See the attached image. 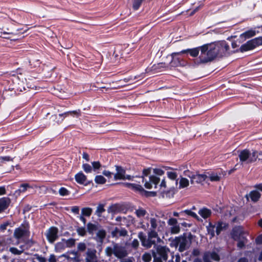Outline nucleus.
I'll list each match as a JSON object with an SVG mask.
<instances>
[{"label":"nucleus","mask_w":262,"mask_h":262,"mask_svg":"<svg viewBox=\"0 0 262 262\" xmlns=\"http://www.w3.org/2000/svg\"><path fill=\"white\" fill-rule=\"evenodd\" d=\"M146 219L148 222L145 223L143 221H141L139 224L141 229L144 230H148L147 235L143 232H139L138 237L141 242L142 246L145 249H150L152 246L155 249V247L158 246V244L162 242L158 232L162 231L165 222L155 217H146Z\"/></svg>","instance_id":"nucleus-1"},{"label":"nucleus","mask_w":262,"mask_h":262,"mask_svg":"<svg viewBox=\"0 0 262 262\" xmlns=\"http://www.w3.org/2000/svg\"><path fill=\"white\" fill-rule=\"evenodd\" d=\"M230 47L224 40L205 44L201 46V54L194 63H205L228 55Z\"/></svg>","instance_id":"nucleus-2"},{"label":"nucleus","mask_w":262,"mask_h":262,"mask_svg":"<svg viewBox=\"0 0 262 262\" xmlns=\"http://www.w3.org/2000/svg\"><path fill=\"white\" fill-rule=\"evenodd\" d=\"M105 253L108 257L114 255L118 259L125 258L128 254L126 247L116 243H113L111 246L107 247Z\"/></svg>","instance_id":"nucleus-3"},{"label":"nucleus","mask_w":262,"mask_h":262,"mask_svg":"<svg viewBox=\"0 0 262 262\" xmlns=\"http://www.w3.org/2000/svg\"><path fill=\"white\" fill-rule=\"evenodd\" d=\"M191 244V234L187 236L186 234L176 237L171 242V246L177 248L179 247V251L182 252L188 249Z\"/></svg>","instance_id":"nucleus-4"},{"label":"nucleus","mask_w":262,"mask_h":262,"mask_svg":"<svg viewBox=\"0 0 262 262\" xmlns=\"http://www.w3.org/2000/svg\"><path fill=\"white\" fill-rule=\"evenodd\" d=\"M170 251L169 248L166 246L158 245L155 247V249L151 250L154 258L153 262L167 261Z\"/></svg>","instance_id":"nucleus-5"},{"label":"nucleus","mask_w":262,"mask_h":262,"mask_svg":"<svg viewBox=\"0 0 262 262\" xmlns=\"http://www.w3.org/2000/svg\"><path fill=\"white\" fill-rule=\"evenodd\" d=\"M238 157L241 164L251 163L258 158L257 152L254 150L251 152L248 149H244L239 151Z\"/></svg>","instance_id":"nucleus-6"},{"label":"nucleus","mask_w":262,"mask_h":262,"mask_svg":"<svg viewBox=\"0 0 262 262\" xmlns=\"http://www.w3.org/2000/svg\"><path fill=\"white\" fill-rule=\"evenodd\" d=\"M260 45H262V37H256L248 41L246 43L242 45L240 48V51L242 52L247 51Z\"/></svg>","instance_id":"nucleus-7"},{"label":"nucleus","mask_w":262,"mask_h":262,"mask_svg":"<svg viewBox=\"0 0 262 262\" xmlns=\"http://www.w3.org/2000/svg\"><path fill=\"white\" fill-rule=\"evenodd\" d=\"M30 235L28 225H23L16 228L14 232V236L17 239L22 237H28Z\"/></svg>","instance_id":"nucleus-8"},{"label":"nucleus","mask_w":262,"mask_h":262,"mask_svg":"<svg viewBox=\"0 0 262 262\" xmlns=\"http://www.w3.org/2000/svg\"><path fill=\"white\" fill-rule=\"evenodd\" d=\"M183 54L181 51L179 52H174L172 53L171 54V56L172 58L170 63L173 67H178V66H185L187 64V62L183 59H181L178 57V55H181Z\"/></svg>","instance_id":"nucleus-9"},{"label":"nucleus","mask_w":262,"mask_h":262,"mask_svg":"<svg viewBox=\"0 0 262 262\" xmlns=\"http://www.w3.org/2000/svg\"><path fill=\"white\" fill-rule=\"evenodd\" d=\"M58 229L55 227L49 228L46 233V237L51 243H54L58 238Z\"/></svg>","instance_id":"nucleus-10"},{"label":"nucleus","mask_w":262,"mask_h":262,"mask_svg":"<svg viewBox=\"0 0 262 262\" xmlns=\"http://www.w3.org/2000/svg\"><path fill=\"white\" fill-rule=\"evenodd\" d=\"M116 169L117 172L114 174L115 180H131L132 177L130 175H126L125 170L122 167L116 166Z\"/></svg>","instance_id":"nucleus-11"},{"label":"nucleus","mask_w":262,"mask_h":262,"mask_svg":"<svg viewBox=\"0 0 262 262\" xmlns=\"http://www.w3.org/2000/svg\"><path fill=\"white\" fill-rule=\"evenodd\" d=\"M168 225L170 226V231L172 234H178L180 231V227L177 219L170 218L167 222Z\"/></svg>","instance_id":"nucleus-12"},{"label":"nucleus","mask_w":262,"mask_h":262,"mask_svg":"<svg viewBox=\"0 0 262 262\" xmlns=\"http://www.w3.org/2000/svg\"><path fill=\"white\" fill-rule=\"evenodd\" d=\"M113 237L118 238L121 237H125L128 235V231L124 228H115L111 232Z\"/></svg>","instance_id":"nucleus-13"},{"label":"nucleus","mask_w":262,"mask_h":262,"mask_svg":"<svg viewBox=\"0 0 262 262\" xmlns=\"http://www.w3.org/2000/svg\"><path fill=\"white\" fill-rule=\"evenodd\" d=\"M160 182V179L155 176H150L149 178V181H145L144 186L147 189H151L152 188L153 185L155 188H157V185Z\"/></svg>","instance_id":"nucleus-14"},{"label":"nucleus","mask_w":262,"mask_h":262,"mask_svg":"<svg viewBox=\"0 0 262 262\" xmlns=\"http://www.w3.org/2000/svg\"><path fill=\"white\" fill-rule=\"evenodd\" d=\"M214 261H219L220 259L219 255L215 252H207L204 253L203 256L204 262H211V260Z\"/></svg>","instance_id":"nucleus-15"},{"label":"nucleus","mask_w":262,"mask_h":262,"mask_svg":"<svg viewBox=\"0 0 262 262\" xmlns=\"http://www.w3.org/2000/svg\"><path fill=\"white\" fill-rule=\"evenodd\" d=\"M232 237L234 240H239L243 236V230L241 226H236L233 228L231 232Z\"/></svg>","instance_id":"nucleus-16"},{"label":"nucleus","mask_w":262,"mask_h":262,"mask_svg":"<svg viewBox=\"0 0 262 262\" xmlns=\"http://www.w3.org/2000/svg\"><path fill=\"white\" fill-rule=\"evenodd\" d=\"M98 261L95 249H88L86 253L85 262H95Z\"/></svg>","instance_id":"nucleus-17"},{"label":"nucleus","mask_w":262,"mask_h":262,"mask_svg":"<svg viewBox=\"0 0 262 262\" xmlns=\"http://www.w3.org/2000/svg\"><path fill=\"white\" fill-rule=\"evenodd\" d=\"M207 178H208V176L206 174L196 173L194 174L190 182L191 184H194V183H201L205 181Z\"/></svg>","instance_id":"nucleus-18"},{"label":"nucleus","mask_w":262,"mask_h":262,"mask_svg":"<svg viewBox=\"0 0 262 262\" xmlns=\"http://www.w3.org/2000/svg\"><path fill=\"white\" fill-rule=\"evenodd\" d=\"M80 114V111L79 110H78L77 111L67 112L64 113L59 114V118L57 121V122L58 123L61 122L63 120V119L64 117H66L69 115H76L77 116H78Z\"/></svg>","instance_id":"nucleus-19"},{"label":"nucleus","mask_w":262,"mask_h":262,"mask_svg":"<svg viewBox=\"0 0 262 262\" xmlns=\"http://www.w3.org/2000/svg\"><path fill=\"white\" fill-rule=\"evenodd\" d=\"M24 246H20L19 247V249L16 248V247H10L9 248V251L13 254L15 255H19V256H21L22 255H25V253H27V252H24Z\"/></svg>","instance_id":"nucleus-20"},{"label":"nucleus","mask_w":262,"mask_h":262,"mask_svg":"<svg viewBox=\"0 0 262 262\" xmlns=\"http://www.w3.org/2000/svg\"><path fill=\"white\" fill-rule=\"evenodd\" d=\"M215 225L216 227L215 232L217 235H219L221 231L226 230L228 227L227 223L222 221H219Z\"/></svg>","instance_id":"nucleus-21"},{"label":"nucleus","mask_w":262,"mask_h":262,"mask_svg":"<svg viewBox=\"0 0 262 262\" xmlns=\"http://www.w3.org/2000/svg\"><path fill=\"white\" fill-rule=\"evenodd\" d=\"M106 231L104 229H99L96 233L95 239L97 242L102 244L106 236Z\"/></svg>","instance_id":"nucleus-22"},{"label":"nucleus","mask_w":262,"mask_h":262,"mask_svg":"<svg viewBox=\"0 0 262 262\" xmlns=\"http://www.w3.org/2000/svg\"><path fill=\"white\" fill-rule=\"evenodd\" d=\"M125 186L127 187L128 188L133 190L135 191H138L140 193H142L145 192L143 188L139 184H135V183H126L125 184Z\"/></svg>","instance_id":"nucleus-23"},{"label":"nucleus","mask_w":262,"mask_h":262,"mask_svg":"<svg viewBox=\"0 0 262 262\" xmlns=\"http://www.w3.org/2000/svg\"><path fill=\"white\" fill-rule=\"evenodd\" d=\"M201 51V47L192 49H188L181 51L182 53H189L193 57H196L199 55V52Z\"/></svg>","instance_id":"nucleus-24"},{"label":"nucleus","mask_w":262,"mask_h":262,"mask_svg":"<svg viewBox=\"0 0 262 262\" xmlns=\"http://www.w3.org/2000/svg\"><path fill=\"white\" fill-rule=\"evenodd\" d=\"M10 202V199L7 197L0 199V212L7 208Z\"/></svg>","instance_id":"nucleus-25"},{"label":"nucleus","mask_w":262,"mask_h":262,"mask_svg":"<svg viewBox=\"0 0 262 262\" xmlns=\"http://www.w3.org/2000/svg\"><path fill=\"white\" fill-rule=\"evenodd\" d=\"M256 35V32L254 30H249L242 34H241L239 38L242 41L246 40L247 39L251 38Z\"/></svg>","instance_id":"nucleus-26"},{"label":"nucleus","mask_w":262,"mask_h":262,"mask_svg":"<svg viewBox=\"0 0 262 262\" xmlns=\"http://www.w3.org/2000/svg\"><path fill=\"white\" fill-rule=\"evenodd\" d=\"M16 262H36L34 258L30 257L29 253H25V255L19 256L16 259Z\"/></svg>","instance_id":"nucleus-27"},{"label":"nucleus","mask_w":262,"mask_h":262,"mask_svg":"<svg viewBox=\"0 0 262 262\" xmlns=\"http://www.w3.org/2000/svg\"><path fill=\"white\" fill-rule=\"evenodd\" d=\"M247 198H250L253 202H257L260 197V194L256 190H253L251 191L249 194L246 195Z\"/></svg>","instance_id":"nucleus-28"},{"label":"nucleus","mask_w":262,"mask_h":262,"mask_svg":"<svg viewBox=\"0 0 262 262\" xmlns=\"http://www.w3.org/2000/svg\"><path fill=\"white\" fill-rule=\"evenodd\" d=\"M160 192L161 193H162L163 194V196L164 197L165 196V195H166V197H170V195L169 194L170 193H171V194H173V192H171L170 191H167V192H165V189L166 188V182L165 181V180H163L160 185Z\"/></svg>","instance_id":"nucleus-29"},{"label":"nucleus","mask_w":262,"mask_h":262,"mask_svg":"<svg viewBox=\"0 0 262 262\" xmlns=\"http://www.w3.org/2000/svg\"><path fill=\"white\" fill-rule=\"evenodd\" d=\"M32 187L27 183L21 184L18 189L15 191V194L16 195H19L20 193L25 192L28 188H31Z\"/></svg>","instance_id":"nucleus-30"},{"label":"nucleus","mask_w":262,"mask_h":262,"mask_svg":"<svg viewBox=\"0 0 262 262\" xmlns=\"http://www.w3.org/2000/svg\"><path fill=\"white\" fill-rule=\"evenodd\" d=\"M135 214L138 219H141L144 217L146 214H147V212L145 209L142 207H139L135 210Z\"/></svg>","instance_id":"nucleus-31"},{"label":"nucleus","mask_w":262,"mask_h":262,"mask_svg":"<svg viewBox=\"0 0 262 262\" xmlns=\"http://www.w3.org/2000/svg\"><path fill=\"white\" fill-rule=\"evenodd\" d=\"M76 182L80 184H83L86 180V176L82 172H79L75 175Z\"/></svg>","instance_id":"nucleus-32"},{"label":"nucleus","mask_w":262,"mask_h":262,"mask_svg":"<svg viewBox=\"0 0 262 262\" xmlns=\"http://www.w3.org/2000/svg\"><path fill=\"white\" fill-rule=\"evenodd\" d=\"M199 214L204 219L209 217L211 214L210 210L204 208L199 211Z\"/></svg>","instance_id":"nucleus-33"},{"label":"nucleus","mask_w":262,"mask_h":262,"mask_svg":"<svg viewBox=\"0 0 262 262\" xmlns=\"http://www.w3.org/2000/svg\"><path fill=\"white\" fill-rule=\"evenodd\" d=\"M87 229L89 233L91 234H93L94 232L99 230L98 224H94L91 223H89L87 224Z\"/></svg>","instance_id":"nucleus-34"},{"label":"nucleus","mask_w":262,"mask_h":262,"mask_svg":"<svg viewBox=\"0 0 262 262\" xmlns=\"http://www.w3.org/2000/svg\"><path fill=\"white\" fill-rule=\"evenodd\" d=\"M185 214L192 216L198 221L200 220V218L198 215L195 213L191 211L190 210H185L180 212V215H184Z\"/></svg>","instance_id":"nucleus-35"},{"label":"nucleus","mask_w":262,"mask_h":262,"mask_svg":"<svg viewBox=\"0 0 262 262\" xmlns=\"http://www.w3.org/2000/svg\"><path fill=\"white\" fill-rule=\"evenodd\" d=\"M66 245L63 239L61 242L57 243L55 245V251L56 252H60L66 248Z\"/></svg>","instance_id":"nucleus-36"},{"label":"nucleus","mask_w":262,"mask_h":262,"mask_svg":"<svg viewBox=\"0 0 262 262\" xmlns=\"http://www.w3.org/2000/svg\"><path fill=\"white\" fill-rule=\"evenodd\" d=\"M120 207L118 204H113L107 209L108 213H116L120 211Z\"/></svg>","instance_id":"nucleus-37"},{"label":"nucleus","mask_w":262,"mask_h":262,"mask_svg":"<svg viewBox=\"0 0 262 262\" xmlns=\"http://www.w3.org/2000/svg\"><path fill=\"white\" fill-rule=\"evenodd\" d=\"M189 182L186 178L181 177L179 181V186L180 189L184 188L187 187L189 185Z\"/></svg>","instance_id":"nucleus-38"},{"label":"nucleus","mask_w":262,"mask_h":262,"mask_svg":"<svg viewBox=\"0 0 262 262\" xmlns=\"http://www.w3.org/2000/svg\"><path fill=\"white\" fill-rule=\"evenodd\" d=\"M215 227V225H212L211 223H209L208 226H207V229L208 233L210 235L211 238L215 235L214 228Z\"/></svg>","instance_id":"nucleus-39"},{"label":"nucleus","mask_w":262,"mask_h":262,"mask_svg":"<svg viewBox=\"0 0 262 262\" xmlns=\"http://www.w3.org/2000/svg\"><path fill=\"white\" fill-rule=\"evenodd\" d=\"M104 206L103 204H99L97 207L95 214L99 217L101 216L103 212H105Z\"/></svg>","instance_id":"nucleus-40"},{"label":"nucleus","mask_w":262,"mask_h":262,"mask_svg":"<svg viewBox=\"0 0 262 262\" xmlns=\"http://www.w3.org/2000/svg\"><path fill=\"white\" fill-rule=\"evenodd\" d=\"M152 257L151 253L145 252L142 256V259L144 262H150Z\"/></svg>","instance_id":"nucleus-41"},{"label":"nucleus","mask_w":262,"mask_h":262,"mask_svg":"<svg viewBox=\"0 0 262 262\" xmlns=\"http://www.w3.org/2000/svg\"><path fill=\"white\" fill-rule=\"evenodd\" d=\"M92 211L93 209L91 208H83L81 210V215L86 216H90L91 215Z\"/></svg>","instance_id":"nucleus-42"},{"label":"nucleus","mask_w":262,"mask_h":262,"mask_svg":"<svg viewBox=\"0 0 262 262\" xmlns=\"http://www.w3.org/2000/svg\"><path fill=\"white\" fill-rule=\"evenodd\" d=\"M95 181L97 184H103L105 183L106 179L102 176L99 175L96 176Z\"/></svg>","instance_id":"nucleus-43"},{"label":"nucleus","mask_w":262,"mask_h":262,"mask_svg":"<svg viewBox=\"0 0 262 262\" xmlns=\"http://www.w3.org/2000/svg\"><path fill=\"white\" fill-rule=\"evenodd\" d=\"M208 178H209L211 181H219L220 180L221 177L218 176L216 173H212L211 174H209L208 176Z\"/></svg>","instance_id":"nucleus-44"},{"label":"nucleus","mask_w":262,"mask_h":262,"mask_svg":"<svg viewBox=\"0 0 262 262\" xmlns=\"http://www.w3.org/2000/svg\"><path fill=\"white\" fill-rule=\"evenodd\" d=\"M66 247L71 248L74 246L75 244V240L73 238H70L68 240L64 239Z\"/></svg>","instance_id":"nucleus-45"},{"label":"nucleus","mask_w":262,"mask_h":262,"mask_svg":"<svg viewBox=\"0 0 262 262\" xmlns=\"http://www.w3.org/2000/svg\"><path fill=\"white\" fill-rule=\"evenodd\" d=\"M34 256L38 261V262H47V259L41 255L35 254Z\"/></svg>","instance_id":"nucleus-46"},{"label":"nucleus","mask_w":262,"mask_h":262,"mask_svg":"<svg viewBox=\"0 0 262 262\" xmlns=\"http://www.w3.org/2000/svg\"><path fill=\"white\" fill-rule=\"evenodd\" d=\"M167 175L168 177L172 180H176L178 176L177 173L174 171H168Z\"/></svg>","instance_id":"nucleus-47"},{"label":"nucleus","mask_w":262,"mask_h":262,"mask_svg":"<svg viewBox=\"0 0 262 262\" xmlns=\"http://www.w3.org/2000/svg\"><path fill=\"white\" fill-rule=\"evenodd\" d=\"M59 193L60 195L65 196L69 194V191L64 187H61L59 190Z\"/></svg>","instance_id":"nucleus-48"},{"label":"nucleus","mask_w":262,"mask_h":262,"mask_svg":"<svg viewBox=\"0 0 262 262\" xmlns=\"http://www.w3.org/2000/svg\"><path fill=\"white\" fill-rule=\"evenodd\" d=\"M82 168L84 171L86 173H89L92 171V168L91 166L89 164H83L82 165Z\"/></svg>","instance_id":"nucleus-49"},{"label":"nucleus","mask_w":262,"mask_h":262,"mask_svg":"<svg viewBox=\"0 0 262 262\" xmlns=\"http://www.w3.org/2000/svg\"><path fill=\"white\" fill-rule=\"evenodd\" d=\"M131 247L134 249H137L139 246V242L138 239H134L130 243Z\"/></svg>","instance_id":"nucleus-50"},{"label":"nucleus","mask_w":262,"mask_h":262,"mask_svg":"<svg viewBox=\"0 0 262 262\" xmlns=\"http://www.w3.org/2000/svg\"><path fill=\"white\" fill-rule=\"evenodd\" d=\"M77 232L79 235L84 236L86 234V230L84 227H79L77 229Z\"/></svg>","instance_id":"nucleus-51"},{"label":"nucleus","mask_w":262,"mask_h":262,"mask_svg":"<svg viewBox=\"0 0 262 262\" xmlns=\"http://www.w3.org/2000/svg\"><path fill=\"white\" fill-rule=\"evenodd\" d=\"M86 248V245L84 243H79L77 245V249L80 251H84Z\"/></svg>","instance_id":"nucleus-52"},{"label":"nucleus","mask_w":262,"mask_h":262,"mask_svg":"<svg viewBox=\"0 0 262 262\" xmlns=\"http://www.w3.org/2000/svg\"><path fill=\"white\" fill-rule=\"evenodd\" d=\"M245 237L241 238L239 240H237L238 241L237 247L239 248H243L245 246Z\"/></svg>","instance_id":"nucleus-53"},{"label":"nucleus","mask_w":262,"mask_h":262,"mask_svg":"<svg viewBox=\"0 0 262 262\" xmlns=\"http://www.w3.org/2000/svg\"><path fill=\"white\" fill-rule=\"evenodd\" d=\"M92 166L94 170H95L96 169H98L100 167L101 164L99 162L96 161L92 162Z\"/></svg>","instance_id":"nucleus-54"},{"label":"nucleus","mask_w":262,"mask_h":262,"mask_svg":"<svg viewBox=\"0 0 262 262\" xmlns=\"http://www.w3.org/2000/svg\"><path fill=\"white\" fill-rule=\"evenodd\" d=\"M184 176L189 177L190 179V181H191L192 178L194 175V174L192 172L188 170L184 171Z\"/></svg>","instance_id":"nucleus-55"},{"label":"nucleus","mask_w":262,"mask_h":262,"mask_svg":"<svg viewBox=\"0 0 262 262\" xmlns=\"http://www.w3.org/2000/svg\"><path fill=\"white\" fill-rule=\"evenodd\" d=\"M154 172L156 174L159 175V176H162L164 174V171L161 169L159 168H156L154 169Z\"/></svg>","instance_id":"nucleus-56"},{"label":"nucleus","mask_w":262,"mask_h":262,"mask_svg":"<svg viewBox=\"0 0 262 262\" xmlns=\"http://www.w3.org/2000/svg\"><path fill=\"white\" fill-rule=\"evenodd\" d=\"M48 260L49 262H57V259L54 254H51Z\"/></svg>","instance_id":"nucleus-57"},{"label":"nucleus","mask_w":262,"mask_h":262,"mask_svg":"<svg viewBox=\"0 0 262 262\" xmlns=\"http://www.w3.org/2000/svg\"><path fill=\"white\" fill-rule=\"evenodd\" d=\"M12 159H13L9 156L0 157V161L1 162L12 161Z\"/></svg>","instance_id":"nucleus-58"},{"label":"nucleus","mask_w":262,"mask_h":262,"mask_svg":"<svg viewBox=\"0 0 262 262\" xmlns=\"http://www.w3.org/2000/svg\"><path fill=\"white\" fill-rule=\"evenodd\" d=\"M120 262H133L134 258L133 257H128L126 258H123L122 259H120Z\"/></svg>","instance_id":"nucleus-59"},{"label":"nucleus","mask_w":262,"mask_h":262,"mask_svg":"<svg viewBox=\"0 0 262 262\" xmlns=\"http://www.w3.org/2000/svg\"><path fill=\"white\" fill-rule=\"evenodd\" d=\"M71 211L75 214H79V208L78 206H73L71 208Z\"/></svg>","instance_id":"nucleus-60"},{"label":"nucleus","mask_w":262,"mask_h":262,"mask_svg":"<svg viewBox=\"0 0 262 262\" xmlns=\"http://www.w3.org/2000/svg\"><path fill=\"white\" fill-rule=\"evenodd\" d=\"M103 174L108 178H111L113 174V173L107 170H104L103 171Z\"/></svg>","instance_id":"nucleus-61"},{"label":"nucleus","mask_w":262,"mask_h":262,"mask_svg":"<svg viewBox=\"0 0 262 262\" xmlns=\"http://www.w3.org/2000/svg\"><path fill=\"white\" fill-rule=\"evenodd\" d=\"M9 223L8 222L5 223L0 226V229L2 231H4L6 229L7 227L8 226Z\"/></svg>","instance_id":"nucleus-62"},{"label":"nucleus","mask_w":262,"mask_h":262,"mask_svg":"<svg viewBox=\"0 0 262 262\" xmlns=\"http://www.w3.org/2000/svg\"><path fill=\"white\" fill-rule=\"evenodd\" d=\"M256 243L258 244H262V234L257 237L256 239Z\"/></svg>","instance_id":"nucleus-63"},{"label":"nucleus","mask_w":262,"mask_h":262,"mask_svg":"<svg viewBox=\"0 0 262 262\" xmlns=\"http://www.w3.org/2000/svg\"><path fill=\"white\" fill-rule=\"evenodd\" d=\"M237 262H248V259L246 257H241L238 260Z\"/></svg>","instance_id":"nucleus-64"}]
</instances>
